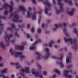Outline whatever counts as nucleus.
I'll return each mask as SVG.
<instances>
[{
    "label": "nucleus",
    "instance_id": "obj_35",
    "mask_svg": "<svg viewBox=\"0 0 78 78\" xmlns=\"http://www.w3.org/2000/svg\"><path fill=\"white\" fill-rule=\"evenodd\" d=\"M73 49H74L75 50H77V48H78V46H75L72 47Z\"/></svg>",
    "mask_w": 78,
    "mask_h": 78
},
{
    "label": "nucleus",
    "instance_id": "obj_51",
    "mask_svg": "<svg viewBox=\"0 0 78 78\" xmlns=\"http://www.w3.org/2000/svg\"><path fill=\"white\" fill-rule=\"evenodd\" d=\"M47 23H50V20H47Z\"/></svg>",
    "mask_w": 78,
    "mask_h": 78
},
{
    "label": "nucleus",
    "instance_id": "obj_41",
    "mask_svg": "<svg viewBox=\"0 0 78 78\" xmlns=\"http://www.w3.org/2000/svg\"><path fill=\"white\" fill-rule=\"evenodd\" d=\"M31 30L32 33H34V27H32Z\"/></svg>",
    "mask_w": 78,
    "mask_h": 78
},
{
    "label": "nucleus",
    "instance_id": "obj_25",
    "mask_svg": "<svg viewBox=\"0 0 78 78\" xmlns=\"http://www.w3.org/2000/svg\"><path fill=\"white\" fill-rule=\"evenodd\" d=\"M30 68L29 67H27L25 68V72L26 73H30V72L29 71Z\"/></svg>",
    "mask_w": 78,
    "mask_h": 78
},
{
    "label": "nucleus",
    "instance_id": "obj_1",
    "mask_svg": "<svg viewBox=\"0 0 78 78\" xmlns=\"http://www.w3.org/2000/svg\"><path fill=\"white\" fill-rule=\"evenodd\" d=\"M10 3L11 5H9L8 4L5 3L4 4V5L2 6L3 8L5 9L4 14L5 15H7V14H8V11L7 10L8 7H9V12H12L13 9H14V8H13V6H12L14 4L13 1H10Z\"/></svg>",
    "mask_w": 78,
    "mask_h": 78
},
{
    "label": "nucleus",
    "instance_id": "obj_14",
    "mask_svg": "<svg viewBox=\"0 0 78 78\" xmlns=\"http://www.w3.org/2000/svg\"><path fill=\"white\" fill-rule=\"evenodd\" d=\"M19 8L20 10H21V11H22L23 12V14L24 15L25 12L26 11V9L25 7L20 5L19 6Z\"/></svg>",
    "mask_w": 78,
    "mask_h": 78
},
{
    "label": "nucleus",
    "instance_id": "obj_44",
    "mask_svg": "<svg viewBox=\"0 0 78 78\" xmlns=\"http://www.w3.org/2000/svg\"><path fill=\"white\" fill-rule=\"evenodd\" d=\"M56 77V74H54L52 76L53 78H55Z\"/></svg>",
    "mask_w": 78,
    "mask_h": 78
},
{
    "label": "nucleus",
    "instance_id": "obj_15",
    "mask_svg": "<svg viewBox=\"0 0 78 78\" xmlns=\"http://www.w3.org/2000/svg\"><path fill=\"white\" fill-rule=\"evenodd\" d=\"M62 26V24H58V25L55 24V27L53 28V30L54 31H56L57 28H58V27H61Z\"/></svg>",
    "mask_w": 78,
    "mask_h": 78
},
{
    "label": "nucleus",
    "instance_id": "obj_59",
    "mask_svg": "<svg viewBox=\"0 0 78 78\" xmlns=\"http://www.w3.org/2000/svg\"><path fill=\"white\" fill-rule=\"evenodd\" d=\"M35 36L36 39H37V38H38V37H38V36H37V35H35Z\"/></svg>",
    "mask_w": 78,
    "mask_h": 78
},
{
    "label": "nucleus",
    "instance_id": "obj_53",
    "mask_svg": "<svg viewBox=\"0 0 78 78\" xmlns=\"http://www.w3.org/2000/svg\"><path fill=\"white\" fill-rule=\"evenodd\" d=\"M41 22V18H39L38 20V22L39 23H40V22Z\"/></svg>",
    "mask_w": 78,
    "mask_h": 78
},
{
    "label": "nucleus",
    "instance_id": "obj_46",
    "mask_svg": "<svg viewBox=\"0 0 78 78\" xmlns=\"http://www.w3.org/2000/svg\"><path fill=\"white\" fill-rule=\"evenodd\" d=\"M32 0L34 4H36V1L35 0Z\"/></svg>",
    "mask_w": 78,
    "mask_h": 78
},
{
    "label": "nucleus",
    "instance_id": "obj_22",
    "mask_svg": "<svg viewBox=\"0 0 78 78\" xmlns=\"http://www.w3.org/2000/svg\"><path fill=\"white\" fill-rule=\"evenodd\" d=\"M72 58L71 56L68 57V58L66 59V63H69V62H71V60L70 59H71Z\"/></svg>",
    "mask_w": 78,
    "mask_h": 78
},
{
    "label": "nucleus",
    "instance_id": "obj_16",
    "mask_svg": "<svg viewBox=\"0 0 78 78\" xmlns=\"http://www.w3.org/2000/svg\"><path fill=\"white\" fill-rule=\"evenodd\" d=\"M74 10H75V9L73 8L72 9V11L70 12L67 11V12L70 16H73V12H74Z\"/></svg>",
    "mask_w": 78,
    "mask_h": 78
},
{
    "label": "nucleus",
    "instance_id": "obj_21",
    "mask_svg": "<svg viewBox=\"0 0 78 78\" xmlns=\"http://www.w3.org/2000/svg\"><path fill=\"white\" fill-rule=\"evenodd\" d=\"M21 70L22 72H21L20 73V74H21V75H22L23 77H25V74H24V72H25V69H21Z\"/></svg>",
    "mask_w": 78,
    "mask_h": 78
},
{
    "label": "nucleus",
    "instance_id": "obj_8",
    "mask_svg": "<svg viewBox=\"0 0 78 78\" xmlns=\"http://www.w3.org/2000/svg\"><path fill=\"white\" fill-rule=\"evenodd\" d=\"M44 51H46V53L45 56L43 57V58L44 59H47L51 55L50 53V49L47 48H46L44 49Z\"/></svg>",
    "mask_w": 78,
    "mask_h": 78
},
{
    "label": "nucleus",
    "instance_id": "obj_50",
    "mask_svg": "<svg viewBox=\"0 0 78 78\" xmlns=\"http://www.w3.org/2000/svg\"><path fill=\"white\" fill-rule=\"evenodd\" d=\"M75 5L76 6L78 7V3H77V2H75Z\"/></svg>",
    "mask_w": 78,
    "mask_h": 78
},
{
    "label": "nucleus",
    "instance_id": "obj_55",
    "mask_svg": "<svg viewBox=\"0 0 78 78\" xmlns=\"http://www.w3.org/2000/svg\"><path fill=\"white\" fill-rule=\"evenodd\" d=\"M3 58H2V56H0V61L2 60V59Z\"/></svg>",
    "mask_w": 78,
    "mask_h": 78
},
{
    "label": "nucleus",
    "instance_id": "obj_39",
    "mask_svg": "<svg viewBox=\"0 0 78 78\" xmlns=\"http://www.w3.org/2000/svg\"><path fill=\"white\" fill-rule=\"evenodd\" d=\"M15 36L18 37H20V35H19L17 32L15 33Z\"/></svg>",
    "mask_w": 78,
    "mask_h": 78
},
{
    "label": "nucleus",
    "instance_id": "obj_57",
    "mask_svg": "<svg viewBox=\"0 0 78 78\" xmlns=\"http://www.w3.org/2000/svg\"><path fill=\"white\" fill-rule=\"evenodd\" d=\"M68 55L69 56H70V55H72V53L71 52H69L68 53Z\"/></svg>",
    "mask_w": 78,
    "mask_h": 78
},
{
    "label": "nucleus",
    "instance_id": "obj_61",
    "mask_svg": "<svg viewBox=\"0 0 78 78\" xmlns=\"http://www.w3.org/2000/svg\"><path fill=\"white\" fill-rule=\"evenodd\" d=\"M33 62H34V60H32L31 62V63H33Z\"/></svg>",
    "mask_w": 78,
    "mask_h": 78
},
{
    "label": "nucleus",
    "instance_id": "obj_5",
    "mask_svg": "<svg viewBox=\"0 0 78 78\" xmlns=\"http://www.w3.org/2000/svg\"><path fill=\"white\" fill-rule=\"evenodd\" d=\"M58 1V4L60 6V10H56V14H59L60 12H64V9H63V6L64 4L61 3V0H57Z\"/></svg>",
    "mask_w": 78,
    "mask_h": 78
},
{
    "label": "nucleus",
    "instance_id": "obj_11",
    "mask_svg": "<svg viewBox=\"0 0 78 78\" xmlns=\"http://www.w3.org/2000/svg\"><path fill=\"white\" fill-rule=\"evenodd\" d=\"M64 41L66 42H69L71 44H74L76 42V40H73L72 39L69 38L67 39L66 37H65L64 38Z\"/></svg>",
    "mask_w": 78,
    "mask_h": 78
},
{
    "label": "nucleus",
    "instance_id": "obj_62",
    "mask_svg": "<svg viewBox=\"0 0 78 78\" xmlns=\"http://www.w3.org/2000/svg\"><path fill=\"white\" fill-rule=\"evenodd\" d=\"M61 41V40H58V43H59V42H60Z\"/></svg>",
    "mask_w": 78,
    "mask_h": 78
},
{
    "label": "nucleus",
    "instance_id": "obj_32",
    "mask_svg": "<svg viewBox=\"0 0 78 78\" xmlns=\"http://www.w3.org/2000/svg\"><path fill=\"white\" fill-rule=\"evenodd\" d=\"M1 76H2L3 78H9V76H7V77H6L4 75L0 74V77H1Z\"/></svg>",
    "mask_w": 78,
    "mask_h": 78
},
{
    "label": "nucleus",
    "instance_id": "obj_52",
    "mask_svg": "<svg viewBox=\"0 0 78 78\" xmlns=\"http://www.w3.org/2000/svg\"><path fill=\"white\" fill-rule=\"evenodd\" d=\"M45 33H46V34H48V33H49V31H46L45 32Z\"/></svg>",
    "mask_w": 78,
    "mask_h": 78
},
{
    "label": "nucleus",
    "instance_id": "obj_43",
    "mask_svg": "<svg viewBox=\"0 0 78 78\" xmlns=\"http://www.w3.org/2000/svg\"><path fill=\"white\" fill-rule=\"evenodd\" d=\"M52 2L53 5H56V1H55V0H52Z\"/></svg>",
    "mask_w": 78,
    "mask_h": 78
},
{
    "label": "nucleus",
    "instance_id": "obj_40",
    "mask_svg": "<svg viewBox=\"0 0 78 78\" xmlns=\"http://www.w3.org/2000/svg\"><path fill=\"white\" fill-rule=\"evenodd\" d=\"M37 31L38 33H41V29L40 28L38 29Z\"/></svg>",
    "mask_w": 78,
    "mask_h": 78
},
{
    "label": "nucleus",
    "instance_id": "obj_24",
    "mask_svg": "<svg viewBox=\"0 0 78 78\" xmlns=\"http://www.w3.org/2000/svg\"><path fill=\"white\" fill-rule=\"evenodd\" d=\"M7 70H8V68H5L2 70L1 71V73H8Z\"/></svg>",
    "mask_w": 78,
    "mask_h": 78
},
{
    "label": "nucleus",
    "instance_id": "obj_19",
    "mask_svg": "<svg viewBox=\"0 0 78 78\" xmlns=\"http://www.w3.org/2000/svg\"><path fill=\"white\" fill-rule=\"evenodd\" d=\"M0 47L3 50H5L6 49L5 45V44L3 42H1L0 43Z\"/></svg>",
    "mask_w": 78,
    "mask_h": 78
},
{
    "label": "nucleus",
    "instance_id": "obj_13",
    "mask_svg": "<svg viewBox=\"0 0 78 78\" xmlns=\"http://www.w3.org/2000/svg\"><path fill=\"white\" fill-rule=\"evenodd\" d=\"M69 71H67V70H65L64 71L63 75L66 78H71L72 77V76L71 75H69Z\"/></svg>",
    "mask_w": 78,
    "mask_h": 78
},
{
    "label": "nucleus",
    "instance_id": "obj_9",
    "mask_svg": "<svg viewBox=\"0 0 78 78\" xmlns=\"http://www.w3.org/2000/svg\"><path fill=\"white\" fill-rule=\"evenodd\" d=\"M34 71H35V69H32V73L33 74H34V75H35V76H37V77L39 76L40 78H42V75L41 73H39L37 71L35 72Z\"/></svg>",
    "mask_w": 78,
    "mask_h": 78
},
{
    "label": "nucleus",
    "instance_id": "obj_30",
    "mask_svg": "<svg viewBox=\"0 0 78 78\" xmlns=\"http://www.w3.org/2000/svg\"><path fill=\"white\" fill-rule=\"evenodd\" d=\"M7 31H10L11 32H13V29L10 27H8L7 29Z\"/></svg>",
    "mask_w": 78,
    "mask_h": 78
},
{
    "label": "nucleus",
    "instance_id": "obj_31",
    "mask_svg": "<svg viewBox=\"0 0 78 78\" xmlns=\"http://www.w3.org/2000/svg\"><path fill=\"white\" fill-rule=\"evenodd\" d=\"M54 71L55 72V73H58V74H60V71L59 70L57 69H55L54 70Z\"/></svg>",
    "mask_w": 78,
    "mask_h": 78
},
{
    "label": "nucleus",
    "instance_id": "obj_2",
    "mask_svg": "<svg viewBox=\"0 0 78 78\" xmlns=\"http://www.w3.org/2000/svg\"><path fill=\"white\" fill-rule=\"evenodd\" d=\"M9 18L10 19L12 18V21L14 22H19V23H21L23 21L22 20H19V16L17 14V12H16L11 13Z\"/></svg>",
    "mask_w": 78,
    "mask_h": 78
},
{
    "label": "nucleus",
    "instance_id": "obj_28",
    "mask_svg": "<svg viewBox=\"0 0 78 78\" xmlns=\"http://www.w3.org/2000/svg\"><path fill=\"white\" fill-rule=\"evenodd\" d=\"M54 44V41H51L49 43V46L50 47H52V44Z\"/></svg>",
    "mask_w": 78,
    "mask_h": 78
},
{
    "label": "nucleus",
    "instance_id": "obj_48",
    "mask_svg": "<svg viewBox=\"0 0 78 78\" xmlns=\"http://www.w3.org/2000/svg\"><path fill=\"white\" fill-rule=\"evenodd\" d=\"M63 25H64L65 27H66V23H63Z\"/></svg>",
    "mask_w": 78,
    "mask_h": 78
},
{
    "label": "nucleus",
    "instance_id": "obj_45",
    "mask_svg": "<svg viewBox=\"0 0 78 78\" xmlns=\"http://www.w3.org/2000/svg\"><path fill=\"white\" fill-rule=\"evenodd\" d=\"M11 78H15V76H14V74L12 75V76H11Z\"/></svg>",
    "mask_w": 78,
    "mask_h": 78
},
{
    "label": "nucleus",
    "instance_id": "obj_63",
    "mask_svg": "<svg viewBox=\"0 0 78 78\" xmlns=\"http://www.w3.org/2000/svg\"><path fill=\"white\" fill-rule=\"evenodd\" d=\"M22 2H25V0H22Z\"/></svg>",
    "mask_w": 78,
    "mask_h": 78
},
{
    "label": "nucleus",
    "instance_id": "obj_60",
    "mask_svg": "<svg viewBox=\"0 0 78 78\" xmlns=\"http://www.w3.org/2000/svg\"><path fill=\"white\" fill-rule=\"evenodd\" d=\"M54 47H55V48H58V46H57L56 45H55Z\"/></svg>",
    "mask_w": 78,
    "mask_h": 78
},
{
    "label": "nucleus",
    "instance_id": "obj_7",
    "mask_svg": "<svg viewBox=\"0 0 78 78\" xmlns=\"http://www.w3.org/2000/svg\"><path fill=\"white\" fill-rule=\"evenodd\" d=\"M46 2H44V4L46 6H48V8L47 6H46L45 9L44 10V12L46 14H48V11L50 9V6H51V4H50L48 2V0H46Z\"/></svg>",
    "mask_w": 78,
    "mask_h": 78
},
{
    "label": "nucleus",
    "instance_id": "obj_26",
    "mask_svg": "<svg viewBox=\"0 0 78 78\" xmlns=\"http://www.w3.org/2000/svg\"><path fill=\"white\" fill-rule=\"evenodd\" d=\"M65 3H68L69 5H72V1L71 0H65Z\"/></svg>",
    "mask_w": 78,
    "mask_h": 78
},
{
    "label": "nucleus",
    "instance_id": "obj_20",
    "mask_svg": "<svg viewBox=\"0 0 78 78\" xmlns=\"http://www.w3.org/2000/svg\"><path fill=\"white\" fill-rule=\"evenodd\" d=\"M16 48H17L19 50H23L24 49V46L23 45H21V46H17L16 45L15 46Z\"/></svg>",
    "mask_w": 78,
    "mask_h": 78
},
{
    "label": "nucleus",
    "instance_id": "obj_64",
    "mask_svg": "<svg viewBox=\"0 0 78 78\" xmlns=\"http://www.w3.org/2000/svg\"><path fill=\"white\" fill-rule=\"evenodd\" d=\"M64 50H65V51H67V48H65Z\"/></svg>",
    "mask_w": 78,
    "mask_h": 78
},
{
    "label": "nucleus",
    "instance_id": "obj_29",
    "mask_svg": "<svg viewBox=\"0 0 78 78\" xmlns=\"http://www.w3.org/2000/svg\"><path fill=\"white\" fill-rule=\"evenodd\" d=\"M58 63L60 65V67L62 68H63V67H64V64H63L62 62H58Z\"/></svg>",
    "mask_w": 78,
    "mask_h": 78
},
{
    "label": "nucleus",
    "instance_id": "obj_6",
    "mask_svg": "<svg viewBox=\"0 0 78 78\" xmlns=\"http://www.w3.org/2000/svg\"><path fill=\"white\" fill-rule=\"evenodd\" d=\"M5 40L6 42H7L6 45L7 46L9 45V40L10 38L12 37L13 35L12 34H10L9 35H7V33L6 32H5Z\"/></svg>",
    "mask_w": 78,
    "mask_h": 78
},
{
    "label": "nucleus",
    "instance_id": "obj_54",
    "mask_svg": "<svg viewBox=\"0 0 78 78\" xmlns=\"http://www.w3.org/2000/svg\"><path fill=\"white\" fill-rule=\"evenodd\" d=\"M76 25V23H73L72 25V27H73V26H75Z\"/></svg>",
    "mask_w": 78,
    "mask_h": 78
},
{
    "label": "nucleus",
    "instance_id": "obj_34",
    "mask_svg": "<svg viewBox=\"0 0 78 78\" xmlns=\"http://www.w3.org/2000/svg\"><path fill=\"white\" fill-rule=\"evenodd\" d=\"M73 67V65L71 64L67 66L66 67L67 69H70V68H72Z\"/></svg>",
    "mask_w": 78,
    "mask_h": 78
},
{
    "label": "nucleus",
    "instance_id": "obj_33",
    "mask_svg": "<svg viewBox=\"0 0 78 78\" xmlns=\"http://www.w3.org/2000/svg\"><path fill=\"white\" fill-rule=\"evenodd\" d=\"M37 65L39 69H42V66H41L39 63H37Z\"/></svg>",
    "mask_w": 78,
    "mask_h": 78
},
{
    "label": "nucleus",
    "instance_id": "obj_17",
    "mask_svg": "<svg viewBox=\"0 0 78 78\" xmlns=\"http://www.w3.org/2000/svg\"><path fill=\"white\" fill-rule=\"evenodd\" d=\"M3 26H4V24L2 23V21H0V34H1L2 33V30L3 28V27H2Z\"/></svg>",
    "mask_w": 78,
    "mask_h": 78
},
{
    "label": "nucleus",
    "instance_id": "obj_23",
    "mask_svg": "<svg viewBox=\"0 0 78 78\" xmlns=\"http://www.w3.org/2000/svg\"><path fill=\"white\" fill-rule=\"evenodd\" d=\"M35 53L38 56V57L36 58L37 60L38 59H41V54L37 52H36Z\"/></svg>",
    "mask_w": 78,
    "mask_h": 78
},
{
    "label": "nucleus",
    "instance_id": "obj_12",
    "mask_svg": "<svg viewBox=\"0 0 78 78\" xmlns=\"http://www.w3.org/2000/svg\"><path fill=\"white\" fill-rule=\"evenodd\" d=\"M10 64L11 65H14L15 66H16V68L17 69H21V68H22V66L20 65L19 63L11 62Z\"/></svg>",
    "mask_w": 78,
    "mask_h": 78
},
{
    "label": "nucleus",
    "instance_id": "obj_37",
    "mask_svg": "<svg viewBox=\"0 0 78 78\" xmlns=\"http://www.w3.org/2000/svg\"><path fill=\"white\" fill-rule=\"evenodd\" d=\"M27 38H29V39H30V38H31L32 37L31 36H30L29 34H27Z\"/></svg>",
    "mask_w": 78,
    "mask_h": 78
},
{
    "label": "nucleus",
    "instance_id": "obj_4",
    "mask_svg": "<svg viewBox=\"0 0 78 78\" xmlns=\"http://www.w3.org/2000/svg\"><path fill=\"white\" fill-rule=\"evenodd\" d=\"M28 10L29 11L27 12V15L26 17L27 18L28 17H32L33 20H36V15L37 14V12H34L33 15H32V13H31L30 11H31V8L29 7L28 8Z\"/></svg>",
    "mask_w": 78,
    "mask_h": 78
},
{
    "label": "nucleus",
    "instance_id": "obj_27",
    "mask_svg": "<svg viewBox=\"0 0 78 78\" xmlns=\"http://www.w3.org/2000/svg\"><path fill=\"white\" fill-rule=\"evenodd\" d=\"M63 30L64 34L66 35V36H68V35H69V34H68V33L66 32V29L65 28H63Z\"/></svg>",
    "mask_w": 78,
    "mask_h": 78
},
{
    "label": "nucleus",
    "instance_id": "obj_47",
    "mask_svg": "<svg viewBox=\"0 0 78 78\" xmlns=\"http://www.w3.org/2000/svg\"><path fill=\"white\" fill-rule=\"evenodd\" d=\"M30 24H28L27 25V28H30Z\"/></svg>",
    "mask_w": 78,
    "mask_h": 78
},
{
    "label": "nucleus",
    "instance_id": "obj_49",
    "mask_svg": "<svg viewBox=\"0 0 78 78\" xmlns=\"http://www.w3.org/2000/svg\"><path fill=\"white\" fill-rule=\"evenodd\" d=\"M15 40H12L11 41V42H12V43L13 44L14 43V42H15Z\"/></svg>",
    "mask_w": 78,
    "mask_h": 78
},
{
    "label": "nucleus",
    "instance_id": "obj_3",
    "mask_svg": "<svg viewBox=\"0 0 78 78\" xmlns=\"http://www.w3.org/2000/svg\"><path fill=\"white\" fill-rule=\"evenodd\" d=\"M13 50L12 49H10L9 52L11 53V54L12 55H15V57L16 58H18V57H20L21 61H22V59H25L26 58V57L24 55H22V53L20 52H16L14 51L12 52Z\"/></svg>",
    "mask_w": 78,
    "mask_h": 78
},
{
    "label": "nucleus",
    "instance_id": "obj_18",
    "mask_svg": "<svg viewBox=\"0 0 78 78\" xmlns=\"http://www.w3.org/2000/svg\"><path fill=\"white\" fill-rule=\"evenodd\" d=\"M63 57H64L63 55H62L60 58L56 57L54 56H52V58H53V59H59V60H60V61L62 60V59H63Z\"/></svg>",
    "mask_w": 78,
    "mask_h": 78
},
{
    "label": "nucleus",
    "instance_id": "obj_38",
    "mask_svg": "<svg viewBox=\"0 0 78 78\" xmlns=\"http://www.w3.org/2000/svg\"><path fill=\"white\" fill-rule=\"evenodd\" d=\"M11 27L12 28H16V27L15 26V25L14 24H11Z\"/></svg>",
    "mask_w": 78,
    "mask_h": 78
},
{
    "label": "nucleus",
    "instance_id": "obj_56",
    "mask_svg": "<svg viewBox=\"0 0 78 78\" xmlns=\"http://www.w3.org/2000/svg\"><path fill=\"white\" fill-rule=\"evenodd\" d=\"M44 27H45V24H42V28H44Z\"/></svg>",
    "mask_w": 78,
    "mask_h": 78
},
{
    "label": "nucleus",
    "instance_id": "obj_36",
    "mask_svg": "<svg viewBox=\"0 0 78 78\" xmlns=\"http://www.w3.org/2000/svg\"><path fill=\"white\" fill-rule=\"evenodd\" d=\"M25 27V25L24 24H23L21 26L20 25H18V27L20 28H23Z\"/></svg>",
    "mask_w": 78,
    "mask_h": 78
},
{
    "label": "nucleus",
    "instance_id": "obj_10",
    "mask_svg": "<svg viewBox=\"0 0 78 78\" xmlns=\"http://www.w3.org/2000/svg\"><path fill=\"white\" fill-rule=\"evenodd\" d=\"M41 42V40L40 38H38L37 39V41H36L32 45V46L30 48V50H36V47L35 46L36 44H38V42Z\"/></svg>",
    "mask_w": 78,
    "mask_h": 78
},
{
    "label": "nucleus",
    "instance_id": "obj_42",
    "mask_svg": "<svg viewBox=\"0 0 78 78\" xmlns=\"http://www.w3.org/2000/svg\"><path fill=\"white\" fill-rule=\"evenodd\" d=\"M43 74L45 76H46L47 75V72L46 71H44L43 73Z\"/></svg>",
    "mask_w": 78,
    "mask_h": 78
},
{
    "label": "nucleus",
    "instance_id": "obj_58",
    "mask_svg": "<svg viewBox=\"0 0 78 78\" xmlns=\"http://www.w3.org/2000/svg\"><path fill=\"white\" fill-rule=\"evenodd\" d=\"M3 64L2 63L0 64V67H3Z\"/></svg>",
    "mask_w": 78,
    "mask_h": 78
}]
</instances>
